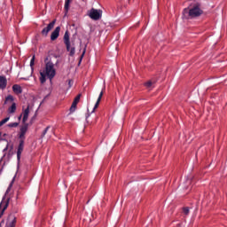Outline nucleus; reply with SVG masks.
<instances>
[{
	"label": "nucleus",
	"mask_w": 227,
	"mask_h": 227,
	"mask_svg": "<svg viewBox=\"0 0 227 227\" xmlns=\"http://www.w3.org/2000/svg\"><path fill=\"white\" fill-rule=\"evenodd\" d=\"M49 59H45V67L43 72H40V82L41 84L45 83L47 81V78L50 79V81H52L54 77H56V68H54V63L52 61L49 60Z\"/></svg>",
	"instance_id": "nucleus-1"
},
{
	"label": "nucleus",
	"mask_w": 227,
	"mask_h": 227,
	"mask_svg": "<svg viewBox=\"0 0 227 227\" xmlns=\"http://www.w3.org/2000/svg\"><path fill=\"white\" fill-rule=\"evenodd\" d=\"M183 15L184 19H198V17H201V15H203V10H201L200 4H195L190 9H184Z\"/></svg>",
	"instance_id": "nucleus-2"
},
{
	"label": "nucleus",
	"mask_w": 227,
	"mask_h": 227,
	"mask_svg": "<svg viewBox=\"0 0 227 227\" xmlns=\"http://www.w3.org/2000/svg\"><path fill=\"white\" fill-rule=\"evenodd\" d=\"M63 40L66 45V49L67 52H69V56H75V46H74V44L72 46V43H70V33L68 32V30L65 32Z\"/></svg>",
	"instance_id": "nucleus-3"
},
{
	"label": "nucleus",
	"mask_w": 227,
	"mask_h": 227,
	"mask_svg": "<svg viewBox=\"0 0 227 227\" xmlns=\"http://www.w3.org/2000/svg\"><path fill=\"white\" fill-rule=\"evenodd\" d=\"M89 17H90L92 20H100V19H102V11L92 8L90 11Z\"/></svg>",
	"instance_id": "nucleus-4"
},
{
	"label": "nucleus",
	"mask_w": 227,
	"mask_h": 227,
	"mask_svg": "<svg viewBox=\"0 0 227 227\" xmlns=\"http://www.w3.org/2000/svg\"><path fill=\"white\" fill-rule=\"evenodd\" d=\"M54 26H56V20H53L50 24L47 25L46 27H44L41 31L42 36H48L49 33H51V31H52V29H54Z\"/></svg>",
	"instance_id": "nucleus-5"
},
{
	"label": "nucleus",
	"mask_w": 227,
	"mask_h": 227,
	"mask_svg": "<svg viewBox=\"0 0 227 227\" xmlns=\"http://www.w3.org/2000/svg\"><path fill=\"white\" fill-rule=\"evenodd\" d=\"M29 127V124L27 123H23V125L20 129V133H19V139L20 141H25L26 140V132H27V129Z\"/></svg>",
	"instance_id": "nucleus-6"
},
{
	"label": "nucleus",
	"mask_w": 227,
	"mask_h": 227,
	"mask_svg": "<svg viewBox=\"0 0 227 227\" xmlns=\"http://www.w3.org/2000/svg\"><path fill=\"white\" fill-rule=\"evenodd\" d=\"M81 100V94H78L75 98H74V101H73V103H72V106H71V107H70V112L71 113H74V111H75V109H77V104H79V101Z\"/></svg>",
	"instance_id": "nucleus-7"
},
{
	"label": "nucleus",
	"mask_w": 227,
	"mask_h": 227,
	"mask_svg": "<svg viewBox=\"0 0 227 227\" xmlns=\"http://www.w3.org/2000/svg\"><path fill=\"white\" fill-rule=\"evenodd\" d=\"M59 31H61V27H57L51 35V42H54L55 40H58L59 37Z\"/></svg>",
	"instance_id": "nucleus-8"
},
{
	"label": "nucleus",
	"mask_w": 227,
	"mask_h": 227,
	"mask_svg": "<svg viewBox=\"0 0 227 227\" xmlns=\"http://www.w3.org/2000/svg\"><path fill=\"white\" fill-rule=\"evenodd\" d=\"M22 152H24V140H20V144L17 151V160H20V156L22 155Z\"/></svg>",
	"instance_id": "nucleus-9"
},
{
	"label": "nucleus",
	"mask_w": 227,
	"mask_h": 227,
	"mask_svg": "<svg viewBox=\"0 0 227 227\" xmlns=\"http://www.w3.org/2000/svg\"><path fill=\"white\" fill-rule=\"evenodd\" d=\"M10 205V198H8L7 200H3L1 204H0V207H3L2 212L0 214V217L1 215H3V214H4V210H6V208H8V206Z\"/></svg>",
	"instance_id": "nucleus-10"
},
{
	"label": "nucleus",
	"mask_w": 227,
	"mask_h": 227,
	"mask_svg": "<svg viewBox=\"0 0 227 227\" xmlns=\"http://www.w3.org/2000/svg\"><path fill=\"white\" fill-rule=\"evenodd\" d=\"M7 84L8 80H6V76L0 75V90H6Z\"/></svg>",
	"instance_id": "nucleus-11"
},
{
	"label": "nucleus",
	"mask_w": 227,
	"mask_h": 227,
	"mask_svg": "<svg viewBox=\"0 0 227 227\" xmlns=\"http://www.w3.org/2000/svg\"><path fill=\"white\" fill-rule=\"evenodd\" d=\"M155 82H157V81L149 80L145 83V86L147 88V90H153V88H155Z\"/></svg>",
	"instance_id": "nucleus-12"
},
{
	"label": "nucleus",
	"mask_w": 227,
	"mask_h": 227,
	"mask_svg": "<svg viewBox=\"0 0 227 227\" xmlns=\"http://www.w3.org/2000/svg\"><path fill=\"white\" fill-rule=\"evenodd\" d=\"M12 91L15 95H20V93H22V87L19 84H14L12 86Z\"/></svg>",
	"instance_id": "nucleus-13"
},
{
	"label": "nucleus",
	"mask_w": 227,
	"mask_h": 227,
	"mask_svg": "<svg viewBox=\"0 0 227 227\" xmlns=\"http://www.w3.org/2000/svg\"><path fill=\"white\" fill-rule=\"evenodd\" d=\"M27 118H29V106L23 111V119L22 123H26L27 121Z\"/></svg>",
	"instance_id": "nucleus-14"
},
{
	"label": "nucleus",
	"mask_w": 227,
	"mask_h": 227,
	"mask_svg": "<svg viewBox=\"0 0 227 227\" xmlns=\"http://www.w3.org/2000/svg\"><path fill=\"white\" fill-rule=\"evenodd\" d=\"M102 97H104V90H102L100 93H99V96L98 98V100L94 106V108H93V111L92 113H95V109H98V106H100V100H102Z\"/></svg>",
	"instance_id": "nucleus-15"
},
{
	"label": "nucleus",
	"mask_w": 227,
	"mask_h": 227,
	"mask_svg": "<svg viewBox=\"0 0 227 227\" xmlns=\"http://www.w3.org/2000/svg\"><path fill=\"white\" fill-rule=\"evenodd\" d=\"M15 111H17V105L15 103H12V105L8 109V113L12 114L15 113Z\"/></svg>",
	"instance_id": "nucleus-16"
},
{
	"label": "nucleus",
	"mask_w": 227,
	"mask_h": 227,
	"mask_svg": "<svg viewBox=\"0 0 227 227\" xmlns=\"http://www.w3.org/2000/svg\"><path fill=\"white\" fill-rule=\"evenodd\" d=\"M70 3H72V0H66L64 6L66 12H68V10H70Z\"/></svg>",
	"instance_id": "nucleus-17"
},
{
	"label": "nucleus",
	"mask_w": 227,
	"mask_h": 227,
	"mask_svg": "<svg viewBox=\"0 0 227 227\" xmlns=\"http://www.w3.org/2000/svg\"><path fill=\"white\" fill-rule=\"evenodd\" d=\"M8 121H10V117H6V118L3 119L2 121H0V127H3V125H4V123H8Z\"/></svg>",
	"instance_id": "nucleus-18"
},
{
	"label": "nucleus",
	"mask_w": 227,
	"mask_h": 227,
	"mask_svg": "<svg viewBox=\"0 0 227 227\" xmlns=\"http://www.w3.org/2000/svg\"><path fill=\"white\" fill-rule=\"evenodd\" d=\"M13 101V96L9 95L5 98L4 104H8V102H12Z\"/></svg>",
	"instance_id": "nucleus-19"
},
{
	"label": "nucleus",
	"mask_w": 227,
	"mask_h": 227,
	"mask_svg": "<svg viewBox=\"0 0 227 227\" xmlns=\"http://www.w3.org/2000/svg\"><path fill=\"white\" fill-rule=\"evenodd\" d=\"M8 127H10V129H15L19 127V122H11L8 124Z\"/></svg>",
	"instance_id": "nucleus-20"
},
{
	"label": "nucleus",
	"mask_w": 227,
	"mask_h": 227,
	"mask_svg": "<svg viewBox=\"0 0 227 227\" xmlns=\"http://www.w3.org/2000/svg\"><path fill=\"white\" fill-rule=\"evenodd\" d=\"M49 129H51V126H48L45 128V129L43 130V132L42 134V137H45V134H47V132H49Z\"/></svg>",
	"instance_id": "nucleus-21"
},
{
	"label": "nucleus",
	"mask_w": 227,
	"mask_h": 227,
	"mask_svg": "<svg viewBox=\"0 0 227 227\" xmlns=\"http://www.w3.org/2000/svg\"><path fill=\"white\" fill-rule=\"evenodd\" d=\"M12 187H13V181L9 184L7 190H6V194L12 191Z\"/></svg>",
	"instance_id": "nucleus-22"
},
{
	"label": "nucleus",
	"mask_w": 227,
	"mask_h": 227,
	"mask_svg": "<svg viewBox=\"0 0 227 227\" xmlns=\"http://www.w3.org/2000/svg\"><path fill=\"white\" fill-rule=\"evenodd\" d=\"M183 212H184V215H189V207H184Z\"/></svg>",
	"instance_id": "nucleus-23"
},
{
	"label": "nucleus",
	"mask_w": 227,
	"mask_h": 227,
	"mask_svg": "<svg viewBox=\"0 0 227 227\" xmlns=\"http://www.w3.org/2000/svg\"><path fill=\"white\" fill-rule=\"evenodd\" d=\"M30 67H31V68H33V67H35V56H33L30 60Z\"/></svg>",
	"instance_id": "nucleus-24"
},
{
	"label": "nucleus",
	"mask_w": 227,
	"mask_h": 227,
	"mask_svg": "<svg viewBox=\"0 0 227 227\" xmlns=\"http://www.w3.org/2000/svg\"><path fill=\"white\" fill-rule=\"evenodd\" d=\"M86 54V46H85V48L83 49V51H82V55H81V57H80V61L82 59V58H84V55Z\"/></svg>",
	"instance_id": "nucleus-25"
},
{
	"label": "nucleus",
	"mask_w": 227,
	"mask_h": 227,
	"mask_svg": "<svg viewBox=\"0 0 227 227\" xmlns=\"http://www.w3.org/2000/svg\"><path fill=\"white\" fill-rule=\"evenodd\" d=\"M15 223H17V220L15 218H13L12 223H10V227H15Z\"/></svg>",
	"instance_id": "nucleus-26"
},
{
	"label": "nucleus",
	"mask_w": 227,
	"mask_h": 227,
	"mask_svg": "<svg viewBox=\"0 0 227 227\" xmlns=\"http://www.w3.org/2000/svg\"><path fill=\"white\" fill-rule=\"evenodd\" d=\"M68 84H69V87H72V80H69Z\"/></svg>",
	"instance_id": "nucleus-27"
},
{
	"label": "nucleus",
	"mask_w": 227,
	"mask_h": 227,
	"mask_svg": "<svg viewBox=\"0 0 227 227\" xmlns=\"http://www.w3.org/2000/svg\"><path fill=\"white\" fill-rule=\"evenodd\" d=\"M8 150V144L6 145V147L4 149V152H6Z\"/></svg>",
	"instance_id": "nucleus-28"
},
{
	"label": "nucleus",
	"mask_w": 227,
	"mask_h": 227,
	"mask_svg": "<svg viewBox=\"0 0 227 227\" xmlns=\"http://www.w3.org/2000/svg\"><path fill=\"white\" fill-rule=\"evenodd\" d=\"M22 119V114H20L18 118V120H21Z\"/></svg>",
	"instance_id": "nucleus-29"
},
{
	"label": "nucleus",
	"mask_w": 227,
	"mask_h": 227,
	"mask_svg": "<svg viewBox=\"0 0 227 227\" xmlns=\"http://www.w3.org/2000/svg\"><path fill=\"white\" fill-rule=\"evenodd\" d=\"M187 182H188V184H191V179H188Z\"/></svg>",
	"instance_id": "nucleus-30"
},
{
	"label": "nucleus",
	"mask_w": 227,
	"mask_h": 227,
	"mask_svg": "<svg viewBox=\"0 0 227 227\" xmlns=\"http://www.w3.org/2000/svg\"><path fill=\"white\" fill-rule=\"evenodd\" d=\"M6 136V134H4V137Z\"/></svg>",
	"instance_id": "nucleus-31"
}]
</instances>
